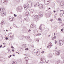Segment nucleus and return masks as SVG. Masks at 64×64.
I'll use <instances>...</instances> for the list:
<instances>
[{
	"label": "nucleus",
	"mask_w": 64,
	"mask_h": 64,
	"mask_svg": "<svg viewBox=\"0 0 64 64\" xmlns=\"http://www.w3.org/2000/svg\"><path fill=\"white\" fill-rule=\"evenodd\" d=\"M34 17L35 19V21H36V22H37V21H38L39 20L40 17L39 16H35Z\"/></svg>",
	"instance_id": "nucleus-1"
},
{
	"label": "nucleus",
	"mask_w": 64,
	"mask_h": 64,
	"mask_svg": "<svg viewBox=\"0 0 64 64\" xmlns=\"http://www.w3.org/2000/svg\"><path fill=\"white\" fill-rule=\"evenodd\" d=\"M5 58H3L1 57H0V61L3 62L5 61Z\"/></svg>",
	"instance_id": "nucleus-2"
},
{
	"label": "nucleus",
	"mask_w": 64,
	"mask_h": 64,
	"mask_svg": "<svg viewBox=\"0 0 64 64\" xmlns=\"http://www.w3.org/2000/svg\"><path fill=\"white\" fill-rule=\"evenodd\" d=\"M6 12H2L1 14V16L3 17H4V16H5L6 15Z\"/></svg>",
	"instance_id": "nucleus-3"
},
{
	"label": "nucleus",
	"mask_w": 64,
	"mask_h": 64,
	"mask_svg": "<svg viewBox=\"0 0 64 64\" xmlns=\"http://www.w3.org/2000/svg\"><path fill=\"white\" fill-rule=\"evenodd\" d=\"M42 27H43V25L41 24L40 25V27L38 29L39 30H41V31H42Z\"/></svg>",
	"instance_id": "nucleus-4"
},
{
	"label": "nucleus",
	"mask_w": 64,
	"mask_h": 64,
	"mask_svg": "<svg viewBox=\"0 0 64 64\" xmlns=\"http://www.w3.org/2000/svg\"><path fill=\"white\" fill-rule=\"evenodd\" d=\"M52 46V43L50 42L48 46H47V47L49 48H50Z\"/></svg>",
	"instance_id": "nucleus-5"
},
{
	"label": "nucleus",
	"mask_w": 64,
	"mask_h": 64,
	"mask_svg": "<svg viewBox=\"0 0 64 64\" xmlns=\"http://www.w3.org/2000/svg\"><path fill=\"white\" fill-rule=\"evenodd\" d=\"M5 9L3 8H0V10L1 12H4Z\"/></svg>",
	"instance_id": "nucleus-6"
},
{
	"label": "nucleus",
	"mask_w": 64,
	"mask_h": 64,
	"mask_svg": "<svg viewBox=\"0 0 64 64\" xmlns=\"http://www.w3.org/2000/svg\"><path fill=\"white\" fill-rule=\"evenodd\" d=\"M38 52H39V50L38 49H35L34 50V52L35 53H37Z\"/></svg>",
	"instance_id": "nucleus-7"
},
{
	"label": "nucleus",
	"mask_w": 64,
	"mask_h": 64,
	"mask_svg": "<svg viewBox=\"0 0 64 64\" xmlns=\"http://www.w3.org/2000/svg\"><path fill=\"white\" fill-rule=\"evenodd\" d=\"M59 44L61 46L63 45V42L62 40H60L59 41Z\"/></svg>",
	"instance_id": "nucleus-8"
},
{
	"label": "nucleus",
	"mask_w": 64,
	"mask_h": 64,
	"mask_svg": "<svg viewBox=\"0 0 64 64\" xmlns=\"http://www.w3.org/2000/svg\"><path fill=\"white\" fill-rule=\"evenodd\" d=\"M8 36L10 37H12L13 36V34L12 33L9 34H8Z\"/></svg>",
	"instance_id": "nucleus-9"
},
{
	"label": "nucleus",
	"mask_w": 64,
	"mask_h": 64,
	"mask_svg": "<svg viewBox=\"0 0 64 64\" xmlns=\"http://www.w3.org/2000/svg\"><path fill=\"white\" fill-rule=\"evenodd\" d=\"M44 7L43 5L42 4H40L39 5V8H43Z\"/></svg>",
	"instance_id": "nucleus-10"
},
{
	"label": "nucleus",
	"mask_w": 64,
	"mask_h": 64,
	"mask_svg": "<svg viewBox=\"0 0 64 64\" xmlns=\"http://www.w3.org/2000/svg\"><path fill=\"white\" fill-rule=\"evenodd\" d=\"M24 7L25 10H26L28 9V7H27L26 5H24Z\"/></svg>",
	"instance_id": "nucleus-11"
},
{
	"label": "nucleus",
	"mask_w": 64,
	"mask_h": 64,
	"mask_svg": "<svg viewBox=\"0 0 64 64\" xmlns=\"http://www.w3.org/2000/svg\"><path fill=\"white\" fill-rule=\"evenodd\" d=\"M2 2V3H7V1L6 0H5L4 1V0H2L1 1Z\"/></svg>",
	"instance_id": "nucleus-12"
},
{
	"label": "nucleus",
	"mask_w": 64,
	"mask_h": 64,
	"mask_svg": "<svg viewBox=\"0 0 64 64\" xmlns=\"http://www.w3.org/2000/svg\"><path fill=\"white\" fill-rule=\"evenodd\" d=\"M44 59V56H42V58H40V61H43V59Z\"/></svg>",
	"instance_id": "nucleus-13"
},
{
	"label": "nucleus",
	"mask_w": 64,
	"mask_h": 64,
	"mask_svg": "<svg viewBox=\"0 0 64 64\" xmlns=\"http://www.w3.org/2000/svg\"><path fill=\"white\" fill-rule=\"evenodd\" d=\"M56 55H59L60 54V51H58L56 52Z\"/></svg>",
	"instance_id": "nucleus-14"
},
{
	"label": "nucleus",
	"mask_w": 64,
	"mask_h": 64,
	"mask_svg": "<svg viewBox=\"0 0 64 64\" xmlns=\"http://www.w3.org/2000/svg\"><path fill=\"white\" fill-rule=\"evenodd\" d=\"M12 64H16L17 63L16 61H14L12 62Z\"/></svg>",
	"instance_id": "nucleus-15"
},
{
	"label": "nucleus",
	"mask_w": 64,
	"mask_h": 64,
	"mask_svg": "<svg viewBox=\"0 0 64 64\" xmlns=\"http://www.w3.org/2000/svg\"><path fill=\"white\" fill-rule=\"evenodd\" d=\"M39 2H38L36 4V6H39Z\"/></svg>",
	"instance_id": "nucleus-16"
},
{
	"label": "nucleus",
	"mask_w": 64,
	"mask_h": 64,
	"mask_svg": "<svg viewBox=\"0 0 64 64\" xmlns=\"http://www.w3.org/2000/svg\"><path fill=\"white\" fill-rule=\"evenodd\" d=\"M36 53V55H37V56H39V55H40V52H39V51L38 52Z\"/></svg>",
	"instance_id": "nucleus-17"
},
{
	"label": "nucleus",
	"mask_w": 64,
	"mask_h": 64,
	"mask_svg": "<svg viewBox=\"0 0 64 64\" xmlns=\"http://www.w3.org/2000/svg\"><path fill=\"white\" fill-rule=\"evenodd\" d=\"M59 23L60 24H62V21L61 20H60L59 21Z\"/></svg>",
	"instance_id": "nucleus-18"
},
{
	"label": "nucleus",
	"mask_w": 64,
	"mask_h": 64,
	"mask_svg": "<svg viewBox=\"0 0 64 64\" xmlns=\"http://www.w3.org/2000/svg\"><path fill=\"white\" fill-rule=\"evenodd\" d=\"M30 27L31 28H34V26L33 25H32L30 26Z\"/></svg>",
	"instance_id": "nucleus-19"
},
{
	"label": "nucleus",
	"mask_w": 64,
	"mask_h": 64,
	"mask_svg": "<svg viewBox=\"0 0 64 64\" xmlns=\"http://www.w3.org/2000/svg\"><path fill=\"white\" fill-rule=\"evenodd\" d=\"M9 20L11 21H13V18H10L9 19Z\"/></svg>",
	"instance_id": "nucleus-20"
},
{
	"label": "nucleus",
	"mask_w": 64,
	"mask_h": 64,
	"mask_svg": "<svg viewBox=\"0 0 64 64\" xmlns=\"http://www.w3.org/2000/svg\"><path fill=\"white\" fill-rule=\"evenodd\" d=\"M31 12L33 13V12H34V10L33 9H32L31 10Z\"/></svg>",
	"instance_id": "nucleus-21"
},
{
	"label": "nucleus",
	"mask_w": 64,
	"mask_h": 64,
	"mask_svg": "<svg viewBox=\"0 0 64 64\" xmlns=\"http://www.w3.org/2000/svg\"><path fill=\"white\" fill-rule=\"evenodd\" d=\"M25 15H28V12H25Z\"/></svg>",
	"instance_id": "nucleus-22"
},
{
	"label": "nucleus",
	"mask_w": 64,
	"mask_h": 64,
	"mask_svg": "<svg viewBox=\"0 0 64 64\" xmlns=\"http://www.w3.org/2000/svg\"><path fill=\"white\" fill-rule=\"evenodd\" d=\"M39 14L40 15H43V14L41 12H40L39 13Z\"/></svg>",
	"instance_id": "nucleus-23"
},
{
	"label": "nucleus",
	"mask_w": 64,
	"mask_h": 64,
	"mask_svg": "<svg viewBox=\"0 0 64 64\" xmlns=\"http://www.w3.org/2000/svg\"><path fill=\"white\" fill-rule=\"evenodd\" d=\"M2 39V37L1 36H0V40H1Z\"/></svg>",
	"instance_id": "nucleus-24"
},
{
	"label": "nucleus",
	"mask_w": 64,
	"mask_h": 64,
	"mask_svg": "<svg viewBox=\"0 0 64 64\" xmlns=\"http://www.w3.org/2000/svg\"><path fill=\"white\" fill-rule=\"evenodd\" d=\"M60 17H62V16H63V14H60Z\"/></svg>",
	"instance_id": "nucleus-25"
},
{
	"label": "nucleus",
	"mask_w": 64,
	"mask_h": 64,
	"mask_svg": "<svg viewBox=\"0 0 64 64\" xmlns=\"http://www.w3.org/2000/svg\"><path fill=\"white\" fill-rule=\"evenodd\" d=\"M11 56H12V55H10V56H8V58H10Z\"/></svg>",
	"instance_id": "nucleus-26"
},
{
	"label": "nucleus",
	"mask_w": 64,
	"mask_h": 64,
	"mask_svg": "<svg viewBox=\"0 0 64 64\" xmlns=\"http://www.w3.org/2000/svg\"><path fill=\"white\" fill-rule=\"evenodd\" d=\"M38 36V34H36L35 35H34V36L35 37H36V36Z\"/></svg>",
	"instance_id": "nucleus-27"
},
{
	"label": "nucleus",
	"mask_w": 64,
	"mask_h": 64,
	"mask_svg": "<svg viewBox=\"0 0 64 64\" xmlns=\"http://www.w3.org/2000/svg\"><path fill=\"white\" fill-rule=\"evenodd\" d=\"M2 24H0V28H2Z\"/></svg>",
	"instance_id": "nucleus-28"
},
{
	"label": "nucleus",
	"mask_w": 64,
	"mask_h": 64,
	"mask_svg": "<svg viewBox=\"0 0 64 64\" xmlns=\"http://www.w3.org/2000/svg\"><path fill=\"white\" fill-rule=\"evenodd\" d=\"M8 53H10V50H8Z\"/></svg>",
	"instance_id": "nucleus-29"
},
{
	"label": "nucleus",
	"mask_w": 64,
	"mask_h": 64,
	"mask_svg": "<svg viewBox=\"0 0 64 64\" xmlns=\"http://www.w3.org/2000/svg\"><path fill=\"white\" fill-rule=\"evenodd\" d=\"M54 28L55 29H56L57 28V26H55L54 27Z\"/></svg>",
	"instance_id": "nucleus-30"
},
{
	"label": "nucleus",
	"mask_w": 64,
	"mask_h": 64,
	"mask_svg": "<svg viewBox=\"0 0 64 64\" xmlns=\"http://www.w3.org/2000/svg\"><path fill=\"white\" fill-rule=\"evenodd\" d=\"M11 48H12V49H14V47L12 46H11Z\"/></svg>",
	"instance_id": "nucleus-31"
},
{
	"label": "nucleus",
	"mask_w": 64,
	"mask_h": 64,
	"mask_svg": "<svg viewBox=\"0 0 64 64\" xmlns=\"http://www.w3.org/2000/svg\"><path fill=\"white\" fill-rule=\"evenodd\" d=\"M12 52H14L15 51L14 50H12Z\"/></svg>",
	"instance_id": "nucleus-32"
},
{
	"label": "nucleus",
	"mask_w": 64,
	"mask_h": 64,
	"mask_svg": "<svg viewBox=\"0 0 64 64\" xmlns=\"http://www.w3.org/2000/svg\"><path fill=\"white\" fill-rule=\"evenodd\" d=\"M4 20H2V23H4Z\"/></svg>",
	"instance_id": "nucleus-33"
},
{
	"label": "nucleus",
	"mask_w": 64,
	"mask_h": 64,
	"mask_svg": "<svg viewBox=\"0 0 64 64\" xmlns=\"http://www.w3.org/2000/svg\"><path fill=\"white\" fill-rule=\"evenodd\" d=\"M61 20V18H59L58 19V21H59V20Z\"/></svg>",
	"instance_id": "nucleus-34"
},
{
	"label": "nucleus",
	"mask_w": 64,
	"mask_h": 64,
	"mask_svg": "<svg viewBox=\"0 0 64 64\" xmlns=\"http://www.w3.org/2000/svg\"><path fill=\"white\" fill-rule=\"evenodd\" d=\"M5 39L6 40H8V38L6 37V38H5Z\"/></svg>",
	"instance_id": "nucleus-35"
},
{
	"label": "nucleus",
	"mask_w": 64,
	"mask_h": 64,
	"mask_svg": "<svg viewBox=\"0 0 64 64\" xmlns=\"http://www.w3.org/2000/svg\"><path fill=\"white\" fill-rule=\"evenodd\" d=\"M45 52L44 51H43L42 52V53L43 54V53H44Z\"/></svg>",
	"instance_id": "nucleus-36"
},
{
	"label": "nucleus",
	"mask_w": 64,
	"mask_h": 64,
	"mask_svg": "<svg viewBox=\"0 0 64 64\" xmlns=\"http://www.w3.org/2000/svg\"><path fill=\"white\" fill-rule=\"evenodd\" d=\"M63 28H62L61 30V31H62V32H63Z\"/></svg>",
	"instance_id": "nucleus-37"
},
{
	"label": "nucleus",
	"mask_w": 64,
	"mask_h": 64,
	"mask_svg": "<svg viewBox=\"0 0 64 64\" xmlns=\"http://www.w3.org/2000/svg\"><path fill=\"white\" fill-rule=\"evenodd\" d=\"M38 34V36H40V35H41V34Z\"/></svg>",
	"instance_id": "nucleus-38"
},
{
	"label": "nucleus",
	"mask_w": 64,
	"mask_h": 64,
	"mask_svg": "<svg viewBox=\"0 0 64 64\" xmlns=\"http://www.w3.org/2000/svg\"><path fill=\"white\" fill-rule=\"evenodd\" d=\"M14 16L15 17H16V15L15 14H14Z\"/></svg>",
	"instance_id": "nucleus-39"
},
{
	"label": "nucleus",
	"mask_w": 64,
	"mask_h": 64,
	"mask_svg": "<svg viewBox=\"0 0 64 64\" xmlns=\"http://www.w3.org/2000/svg\"><path fill=\"white\" fill-rule=\"evenodd\" d=\"M25 49V50H28V48H26Z\"/></svg>",
	"instance_id": "nucleus-40"
},
{
	"label": "nucleus",
	"mask_w": 64,
	"mask_h": 64,
	"mask_svg": "<svg viewBox=\"0 0 64 64\" xmlns=\"http://www.w3.org/2000/svg\"><path fill=\"white\" fill-rule=\"evenodd\" d=\"M50 21H53V20L52 19H51Z\"/></svg>",
	"instance_id": "nucleus-41"
},
{
	"label": "nucleus",
	"mask_w": 64,
	"mask_h": 64,
	"mask_svg": "<svg viewBox=\"0 0 64 64\" xmlns=\"http://www.w3.org/2000/svg\"><path fill=\"white\" fill-rule=\"evenodd\" d=\"M30 31H31V30H28V32H30Z\"/></svg>",
	"instance_id": "nucleus-42"
},
{
	"label": "nucleus",
	"mask_w": 64,
	"mask_h": 64,
	"mask_svg": "<svg viewBox=\"0 0 64 64\" xmlns=\"http://www.w3.org/2000/svg\"><path fill=\"white\" fill-rule=\"evenodd\" d=\"M55 43L56 44V43H57V41H56V40H55Z\"/></svg>",
	"instance_id": "nucleus-43"
},
{
	"label": "nucleus",
	"mask_w": 64,
	"mask_h": 64,
	"mask_svg": "<svg viewBox=\"0 0 64 64\" xmlns=\"http://www.w3.org/2000/svg\"><path fill=\"white\" fill-rule=\"evenodd\" d=\"M36 4L35 5H34V7H36Z\"/></svg>",
	"instance_id": "nucleus-44"
},
{
	"label": "nucleus",
	"mask_w": 64,
	"mask_h": 64,
	"mask_svg": "<svg viewBox=\"0 0 64 64\" xmlns=\"http://www.w3.org/2000/svg\"><path fill=\"white\" fill-rule=\"evenodd\" d=\"M6 46H4L2 47V48H4L5 47H6Z\"/></svg>",
	"instance_id": "nucleus-45"
},
{
	"label": "nucleus",
	"mask_w": 64,
	"mask_h": 64,
	"mask_svg": "<svg viewBox=\"0 0 64 64\" xmlns=\"http://www.w3.org/2000/svg\"><path fill=\"white\" fill-rule=\"evenodd\" d=\"M2 45H1L0 46V48H1V47H2Z\"/></svg>",
	"instance_id": "nucleus-46"
},
{
	"label": "nucleus",
	"mask_w": 64,
	"mask_h": 64,
	"mask_svg": "<svg viewBox=\"0 0 64 64\" xmlns=\"http://www.w3.org/2000/svg\"><path fill=\"white\" fill-rule=\"evenodd\" d=\"M12 56H15V54H12Z\"/></svg>",
	"instance_id": "nucleus-47"
},
{
	"label": "nucleus",
	"mask_w": 64,
	"mask_h": 64,
	"mask_svg": "<svg viewBox=\"0 0 64 64\" xmlns=\"http://www.w3.org/2000/svg\"><path fill=\"white\" fill-rule=\"evenodd\" d=\"M56 36H54V39H56Z\"/></svg>",
	"instance_id": "nucleus-48"
},
{
	"label": "nucleus",
	"mask_w": 64,
	"mask_h": 64,
	"mask_svg": "<svg viewBox=\"0 0 64 64\" xmlns=\"http://www.w3.org/2000/svg\"><path fill=\"white\" fill-rule=\"evenodd\" d=\"M25 60H27V59H26V58H25Z\"/></svg>",
	"instance_id": "nucleus-49"
},
{
	"label": "nucleus",
	"mask_w": 64,
	"mask_h": 64,
	"mask_svg": "<svg viewBox=\"0 0 64 64\" xmlns=\"http://www.w3.org/2000/svg\"><path fill=\"white\" fill-rule=\"evenodd\" d=\"M55 34H56L54 32V36H55Z\"/></svg>",
	"instance_id": "nucleus-50"
},
{
	"label": "nucleus",
	"mask_w": 64,
	"mask_h": 64,
	"mask_svg": "<svg viewBox=\"0 0 64 64\" xmlns=\"http://www.w3.org/2000/svg\"><path fill=\"white\" fill-rule=\"evenodd\" d=\"M54 12H56V11H55V10H54Z\"/></svg>",
	"instance_id": "nucleus-51"
},
{
	"label": "nucleus",
	"mask_w": 64,
	"mask_h": 64,
	"mask_svg": "<svg viewBox=\"0 0 64 64\" xmlns=\"http://www.w3.org/2000/svg\"><path fill=\"white\" fill-rule=\"evenodd\" d=\"M54 38H52V40H54Z\"/></svg>",
	"instance_id": "nucleus-52"
},
{
	"label": "nucleus",
	"mask_w": 64,
	"mask_h": 64,
	"mask_svg": "<svg viewBox=\"0 0 64 64\" xmlns=\"http://www.w3.org/2000/svg\"><path fill=\"white\" fill-rule=\"evenodd\" d=\"M31 16H32V13H31Z\"/></svg>",
	"instance_id": "nucleus-53"
},
{
	"label": "nucleus",
	"mask_w": 64,
	"mask_h": 64,
	"mask_svg": "<svg viewBox=\"0 0 64 64\" xmlns=\"http://www.w3.org/2000/svg\"><path fill=\"white\" fill-rule=\"evenodd\" d=\"M50 8H48V10H49V9H50Z\"/></svg>",
	"instance_id": "nucleus-54"
},
{
	"label": "nucleus",
	"mask_w": 64,
	"mask_h": 64,
	"mask_svg": "<svg viewBox=\"0 0 64 64\" xmlns=\"http://www.w3.org/2000/svg\"><path fill=\"white\" fill-rule=\"evenodd\" d=\"M37 42H39V40H37Z\"/></svg>",
	"instance_id": "nucleus-55"
},
{
	"label": "nucleus",
	"mask_w": 64,
	"mask_h": 64,
	"mask_svg": "<svg viewBox=\"0 0 64 64\" xmlns=\"http://www.w3.org/2000/svg\"><path fill=\"white\" fill-rule=\"evenodd\" d=\"M10 29H12V28H11V27H10Z\"/></svg>",
	"instance_id": "nucleus-56"
},
{
	"label": "nucleus",
	"mask_w": 64,
	"mask_h": 64,
	"mask_svg": "<svg viewBox=\"0 0 64 64\" xmlns=\"http://www.w3.org/2000/svg\"><path fill=\"white\" fill-rule=\"evenodd\" d=\"M50 34H49V35H48V37H50Z\"/></svg>",
	"instance_id": "nucleus-57"
},
{
	"label": "nucleus",
	"mask_w": 64,
	"mask_h": 64,
	"mask_svg": "<svg viewBox=\"0 0 64 64\" xmlns=\"http://www.w3.org/2000/svg\"><path fill=\"white\" fill-rule=\"evenodd\" d=\"M3 44H4V45H5V43H3Z\"/></svg>",
	"instance_id": "nucleus-58"
},
{
	"label": "nucleus",
	"mask_w": 64,
	"mask_h": 64,
	"mask_svg": "<svg viewBox=\"0 0 64 64\" xmlns=\"http://www.w3.org/2000/svg\"><path fill=\"white\" fill-rule=\"evenodd\" d=\"M63 11V10H60V11Z\"/></svg>",
	"instance_id": "nucleus-59"
},
{
	"label": "nucleus",
	"mask_w": 64,
	"mask_h": 64,
	"mask_svg": "<svg viewBox=\"0 0 64 64\" xmlns=\"http://www.w3.org/2000/svg\"><path fill=\"white\" fill-rule=\"evenodd\" d=\"M6 31H7H7H8V30H6Z\"/></svg>",
	"instance_id": "nucleus-60"
},
{
	"label": "nucleus",
	"mask_w": 64,
	"mask_h": 64,
	"mask_svg": "<svg viewBox=\"0 0 64 64\" xmlns=\"http://www.w3.org/2000/svg\"><path fill=\"white\" fill-rule=\"evenodd\" d=\"M63 14H64V12H63Z\"/></svg>",
	"instance_id": "nucleus-61"
},
{
	"label": "nucleus",
	"mask_w": 64,
	"mask_h": 64,
	"mask_svg": "<svg viewBox=\"0 0 64 64\" xmlns=\"http://www.w3.org/2000/svg\"><path fill=\"white\" fill-rule=\"evenodd\" d=\"M16 53H18V52H16Z\"/></svg>",
	"instance_id": "nucleus-62"
},
{
	"label": "nucleus",
	"mask_w": 64,
	"mask_h": 64,
	"mask_svg": "<svg viewBox=\"0 0 64 64\" xmlns=\"http://www.w3.org/2000/svg\"><path fill=\"white\" fill-rule=\"evenodd\" d=\"M24 55H26V54H24Z\"/></svg>",
	"instance_id": "nucleus-63"
},
{
	"label": "nucleus",
	"mask_w": 64,
	"mask_h": 64,
	"mask_svg": "<svg viewBox=\"0 0 64 64\" xmlns=\"http://www.w3.org/2000/svg\"><path fill=\"white\" fill-rule=\"evenodd\" d=\"M18 54H19V53H18Z\"/></svg>",
	"instance_id": "nucleus-64"
}]
</instances>
